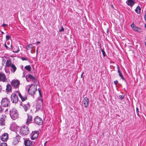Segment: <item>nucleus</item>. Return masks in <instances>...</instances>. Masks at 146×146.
<instances>
[{
  "instance_id": "f257e3e1",
  "label": "nucleus",
  "mask_w": 146,
  "mask_h": 146,
  "mask_svg": "<svg viewBox=\"0 0 146 146\" xmlns=\"http://www.w3.org/2000/svg\"><path fill=\"white\" fill-rule=\"evenodd\" d=\"M10 114L11 118L13 120H15L19 117L18 111L15 108L12 109L10 111Z\"/></svg>"
},
{
  "instance_id": "f03ea898",
  "label": "nucleus",
  "mask_w": 146,
  "mask_h": 146,
  "mask_svg": "<svg viewBox=\"0 0 146 146\" xmlns=\"http://www.w3.org/2000/svg\"><path fill=\"white\" fill-rule=\"evenodd\" d=\"M29 132V129L28 127L23 126L21 127L20 129V134L23 135L28 134Z\"/></svg>"
},
{
  "instance_id": "7ed1b4c3",
  "label": "nucleus",
  "mask_w": 146,
  "mask_h": 146,
  "mask_svg": "<svg viewBox=\"0 0 146 146\" xmlns=\"http://www.w3.org/2000/svg\"><path fill=\"white\" fill-rule=\"evenodd\" d=\"M36 90V87L35 85L32 84L29 87L28 92L31 95H34Z\"/></svg>"
},
{
  "instance_id": "20e7f679",
  "label": "nucleus",
  "mask_w": 146,
  "mask_h": 146,
  "mask_svg": "<svg viewBox=\"0 0 146 146\" xmlns=\"http://www.w3.org/2000/svg\"><path fill=\"white\" fill-rule=\"evenodd\" d=\"M10 102L9 100L7 98H5L2 100L1 104L3 107H8L9 106Z\"/></svg>"
},
{
  "instance_id": "39448f33",
  "label": "nucleus",
  "mask_w": 146,
  "mask_h": 146,
  "mask_svg": "<svg viewBox=\"0 0 146 146\" xmlns=\"http://www.w3.org/2000/svg\"><path fill=\"white\" fill-rule=\"evenodd\" d=\"M36 110H42V99H38L37 102L36 104Z\"/></svg>"
},
{
  "instance_id": "423d86ee",
  "label": "nucleus",
  "mask_w": 146,
  "mask_h": 146,
  "mask_svg": "<svg viewBox=\"0 0 146 146\" xmlns=\"http://www.w3.org/2000/svg\"><path fill=\"white\" fill-rule=\"evenodd\" d=\"M19 82L17 80H13L11 83L13 87L15 88H17L19 85Z\"/></svg>"
},
{
  "instance_id": "0eeeda50",
  "label": "nucleus",
  "mask_w": 146,
  "mask_h": 146,
  "mask_svg": "<svg viewBox=\"0 0 146 146\" xmlns=\"http://www.w3.org/2000/svg\"><path fill=\"white\" fill-rule=\"evenodd\" d=\"M20 105L23 107L24 111L26 112L28 110L30 107V105L29 102L26 104L21 103L20 104Z\"/></svg>"
},
{
  "instance_id": "6e6552de",
  "label": "nucleus",
  "mask_w": 146,
  "mask_h": 146,
  "mask_svg": "<svg viewBox=\"0 0 146 146\" xmlns=\"http://www.w3.org/2000/svg\"><path fill=\"white\" fill-rule=\"evenodd\" d=\"M34 121L35 123L38 125H41L43 121L41 118L38 116H36L34 119Z\"/></svg>"
},
{
  "instance_id": "1a4fd4ad",
  "label": "nucleus",
  "mask_w": 146,
  "mask_h": 146,
  "mask_svg": "<svg viewBox=\"0 0 146 146\" xmlns=\"http://www.w3.org/2000/svg\"><path fill=\"white\" fill-rule=\"evenodd\" d=\"M21 137L19 135L17 134L16 137H14L12 142V143L14 145H15L18 144L20 140Z\"/></svg>"
},
{
  "instance_id": "9d476101",
  "label": "nucleus",
  "mask_w": 146,
  "mask_h": 146,
  "mask_svg": "<svg viewBox=\"0 0 146 146\" xmlns=\"http://www.w3.org/2000/svg\"><path fill=\"white\" fill-rule=\"evenodd\" d=\"M131 27L135 31L137 32L141 33L142 31V30L140 28L137 27L135 26L133 23L132 24H131Z\"/></svg>"
},
{
  "instance_id": "9b49d317",
  "label": "nucleus",
  "mask_w": 146,
  "mask_h": 146,
  "mask_svg": "<svg viewBox=\"0 0 146 146\" xmlns=\"http://www.w3.org/2000/svg\"><path fill=\"white\" fill-rule=\"evenodd\" d=\"M6 116L5 115H2L0 118V125L3 126L5 125V119Z\"/></svg>"
},
{
  "instance_id": "f8f14e48",
  "label": "nucleus",
  "mask_w": 146,
  "mask_h": 146,
  "mask_svg": "<svg viewBox=\"0 0 146 146\" xmlns=\"http://www.w3.org/2000/svg\"><path fill=\"white\" fill-rule=\"evenodd\" d=\"M11 100L13 103H16L18 101V98L15 94H13L11 96Z\"/></svg>"
},
{
  "instance_id": "ddd939ff",
  "label": "nucleus",
  "mask_w": 146,
  "mask_h": 146,
  "mask_svg": "<svg viewBox=\"0 0 146 146\" xmlns=\"http://www.w3.org/2000/svg\"><path fill=\"white\" fill-rule=\"evenodd\" d=\"M38 131H33L31 133V139L32 140H34L36 139L38 135Z\"/></svg>"
},
{
  "instance_id": "4468645a",
  "label": "nucleus",
  "mask_w": 146,
  "mask_h": 146,
  "mask_svg": "<svg viewBox=\"0 0 146 146\" xmlns=\"http://www.w3.org/2000/svg\"><path fill=\"white\" fill-rule=\"evenodd\" d=\"M28 77L30 79L32 80L35 84L36 85H38V82L35 78L30 74L28 75Z\"/></svg>"
},
{
  "instance_id": "2eb2a0df",
  "label": "nucleus",
  "mask_w": 146,
  "mask_h": 146,
  "mask_svg": "<svg viewBox=\"0 0 146 146\" xmlns=\"http://www.w3.org/2000/svg\"><path fill=\"white\" fill-rule=\"evenodd\" d=\"M18 126L15 122L12 123L10 125V129L13 131L16 130Z\"/></svg>"
},
{
  "instance_id": "dca6fc26",
  "label": "nucleus",
  "mask_w": 146,
  "mask_h": 146,
  "mask_svg": "<svg viewBox=\"0 0 146 146\" xmlns=\"http://www.w3.org/2000/svg\"><path fill=\"white\" fill-rule=\"evenodd\" d=\"M16 92L18 93L19 97L21 99V100L22 102L25 101L27 100V98L26 96L25 95L23 96L21 95L19 91H17Z\"/></svg>"
},
{
  "instance_id": "f3484780",
  "label": "nucleus",
  "mask_w": 146,
  "mask_h": 146,
  "mask_svg": "<svg viewBox=\"0 0 146 146\" xmlns=\"http://www.w3.org/2000/svg\"><path fill=\"white\" fill-rule=\"evenodd\" d=\"M7 79L5 74L3 73H0V81L4 82L7 81Z\"/></svg>"
},
{
  "instance_id": "a211bd4d",
  "label": "nucleus",
  "mask_w": 146,
  "mask_h": 146,
  "mask_svg": "<svg viewBox=\"0 0 146 146\" xmlns=\"http://www.w3.org/2000/svg\"><path fill=\"white\" fill-rule=\"evenodd\" d=\"M126 3L127 5L131 7H133L135 3V0H127Z\"/></svg>"
},
{
  "instance_id": "6ab92c4d",
  "label": "nucleus",
  "mask_w": 146,
  "mask_h": 146,
  "mask_svg": "<svg viewBox=\"0 0 146 146\" xmlns=\"http://www.w3.org/2000/svg\"><path fill=\"white\" fill-rule=\"evenodd\" d=\"M83 103L85 108L88 107L89 105V99L88 98L86 97L84 98L83 101Z\"/></svg>"
},
{
  "instance_id": "aec40b11",
  "label": "nucleus",
  "mask_w": 146,
  "mask_h": 146,
  "mask_svg": "<svg viewBox=\"0 0 146 146\" xmlns=\"http://www.w3.org/2000/svg\"><path fill=\"white\" fill-rule=\"evenodd\" d=\"M24 143L25 146H31L33 145L32 142L30 140L27 139L24 141Z\"/></svg>"
},
{
  "instance_id": "412c9836",
  "label": "nucleus",
  "mask_w": 146,
  "mask_h": 146,
  "mask_svg": "<svg viewBox=\"0 0 146 146\" xmlns=\"http://www.w3.org/2000/svg\"><path fill=\"white\" fill-rule=\"evenodd\" d=\"M8 134L5 133L1 137V139L3 141H5L7 140Z\"/></svg>"
},
{
  "instance_id": "4be33fe9",
  "label": "nucleus",
  "mask_w": 146,
  "mask_h": 146,
  "mask_svg": "<svg viewBox=\"0 0 146 146\" xmlns=\"http://www.w3.org/2000/svg\"><path fill=\"white\" fill-rule=\"evenodd\" d=\"M28 117L27 118V121L26 122V123L27 124H29L31 123L32 121V117L30 115L27 114Z\"/></svg>"
},
{
  "instance_id": "5701e85b",
  "label": "nucleus",
  "mask_w": 146,
  "mask_h": 146,
  "mask_svg": "<svg viewBox=\"0 0 146 146\" xmlns=\"http://www.w3.org/2000/svg\"><path fill=\"white\" fill-rule=\"evenodd\" d=\"M10 67L11 68L10 70L13 73H14L17 70V67L13 64H12Z\"/></svg>"
},
{
  "instance_id": "b1692460",
  "label": "nucleus",
  "mask_w": 146,
  "mask_h": 146,
  "mask_svg": "<svg viewBox=\"0 0 146 146\" xmlns=\"http://www.w3.org/2000/svg\"><path fill=\"white\" fill-rule=\"evenodd\" d=\"M11 61L10 59L7 60L6 63V66L7 67H10L12 64Z\"/></svg>"
},
{
  "instance_id": "393cba45",
  "label": "nucleus",
  "mask_w": 146,
  "mask_h": 146,
  "mask_svg": "<svg viewBox=\"0 0 146 146\" xmlns=\"http://www.w3.org/2000/svg\"><path fill=\"white\" fill-rule=\"evenodd\" d=\"M141 8L138 5L135 9V11L137 14H139L141 13Z\"/></svg>"
},
{
  "instance_id": "a878e982",
  "label": "nucleus",
  "mask_w": 146,
  "mask_h": 146,
  "mask_svg": "<svg viewBox=\"0 0 146 146\" xmlns=\"http://www.w3.org/2000/svg\"><path fill=\"white\" fill-rule=\"evenodd\" d=\"M11 85L9 84H8L6 86V90L8 92L11 91Z\"/></svg>"
},
{
  "instance_id": "bb28decb",
  "label": "nucleus",
  "mask_w": 146,
  "mask_h": 146,
  "mask_svg": "<svg viewBox=\"0 0 146 146\" xmlns=\"http://www.w3.org/2000/svg\"><path fill=\"white\" fill-rule=\"evenodd\" d=\"M34 46H33L32 44H30L25 46V48L27 50H29L30 49H32L33 48Z\"/></svg>"
},
{
  "instance_id": "cd10ccee",
  "label": "nucleus",
  "mask_w": 146,
  "mask_h": 146,
  "mask_svg": "<svg viewBox=\"0 0 146 146\" xmlns=\"http://www.w3.org/2000/svg\"><path fill=\"white\" fill-rule=\"evenodd\" d=\"M25 69L28 71H30L31 69V67L30 65L26 66L25 67Z\"/></svg>"
},
{
  "instance_id": "c85d7f7f",
  "label": "nucleus",
  "mask_w": 146,
  "mask_h": 146,
  "mask_svg": "<svg viewBox=\"0 0 146 146\" xmlns=\"http://www.w3.org/2000/svg\"><path fill=\"white\" fill-rule=\"evenodd\" d=\"M15 48L17 49L16 50H15V51H13V52L15 53H17L19 51V47L17 46H16Z\"/></svg>"
},
{
  "instance_id": "c756f323",
  "label": "nucleus",
  "mask_w": 146,
  "mask_h": 146,
  "mask_svg": "<svg viewBox=\"0 0 146 146\" xmlns=\"http://www.w3.org/2000/svg\"><path fill=\"white\" fill-rule=\"evenodd\" d=\"M101 51L102 53V54L103 55V56L104 57L105 56H106V53L104 50H103L102 49H101Z\"/></svg>"
},
{
  "instance_id": "7c9ffc66",
  "label": "nucleus",
  "mask_w": 146,
  "mask_h": 146,
  "mask_svg": "<svg viewBox=\"0 0 146 146\" xmlns=\"http://www.w3.org/2000/svg\"><path fill=\"white\" fill-rule=\"evenodd\" d=\"M119 97L121 100H122L123 99L124 96L123 95H120L119 96Z\"/></svg>"
},
{
  "instance_id": "2f4dec72",
  "label": "nucleus",
  "mask_w": 146,
  "mask_h": 146,
  "mask_svg": "<svg viewBox=\"0 0 146 146\" xmlns=\"http://www.w3.org/2000/svg\"><path fill=\"white\" fill-rule=\"evenodd\" d=\"M10 36L9 35H7L6 36V40H9Z\"/></svg>"
},
{
  "instance_id": "473e14b6",
  "label": "nucleus",
  "mask_w": 146,
  "mask_h": 146,
  "mask_svg": "<svg viewBox=\"0 0 146 146\" xmlns=\"http://www.w3.org/2000/svg\"><path fill=\"white\" fill-rule=\"evenodd\" d=\"M117 70H118V72L119 74V73H121V72L120 71V70H119V66L118 65H117Z\"/></svg>"
},
{
  "instance_id": "72a5a7b5",
  "label": "nucleus",
  "mask_w": 146,
  "mask_h": 146,
  "mask_svg": "<svg viewBox=\"0 0 146 146\" xmlns=\"http://www.w3.org/2000/svg\"><path fill=\"white\" fill-rule=\"evenodd\" d=\"M61 29L59 30V31L60 32H61L62 31H63L64 30V28L62 26H61Z\"/></svg>"
},
{
  "instance_id": "f704fd0d",
  "label": "nucleus",
  "mask_w": 146,
  "mask_h": 146,
  "mask_svg": "<svg viewBox=\"0 0 146 146\" xmlns=\"http://www.w3.org/2000/svg\"><path fill=\"white\" fill-rule=\"evenodd\" d=\"M38 92H39V94L40 96V97H41V92L40 91V89H38Z\"/></svg>"
},
{
  "instance_id": "c9c22d12",
  "label": "nucleus",
  "mask_w": 146,
  "mask_h": 146,
  "mask_svg": "<svg viewBox=\"0 0 146 146\" xmlns=\"http://www.w3.org/2000/svg\"><path fill=\"white\" fill-rule=\"evenodd\" d=\"M21 59L23 60H27V59L26 58L24 57H22L21 58Z\"/></svg>"
},
{
  "instance_id": "e433bc0d",
  "label": "nucleus",
  "mask_w": 146,
  "mask_h": 146,
  "mask_svg": "<svg viewBox=\"0 0 146 146\" xmlns=\"http://www.w3.org/2000/svg\"><path fill=\"white\" fill-rule=\"evenodd\" d=\"M118 81L117 80H116L114 82V83L115 85H116Z\"/></svg>"
},
{
  "instance_id": "4c0bfd02",
  "label": "nucleus",
  "mask_w": 146,
  "mask_h": 146,
  "mask_svg": "<svg viewBox=\"0 0 146 146\" xmlns=\"http://www.w3.org/2000/svg\"><path fill=\"white\" fill-rule=\"evenodd\" d=\"M3 111V108L2 107L0 106V113H1Z\"/></svg>"
},
{
  "instance_id": "58836bf2",
  "label": "nucleus",
  "mask_w": 146,
  "mask_h": 146,
  "mask_svg": "<svg viewBox=\"0 0 146 146\" xmlns=\"http://www.w3.org/2000/svg\"><path fill=\"white\" fill-rule=\"evenodd\" d=\"M4 46L6 48V49H8V46H7L6 43H5V44Z\"/></svg>"
},
{
  "instance_id": "ea45409f",
  "label": "nucleus",
  "mask_w": 146,
  "mask_h": 146,
  "mask_svg": "<svg viewBox=\"0 0 146 146\" xmlns=\"http://www.w3.org/2000/svg\"><path fill=\"white\" fill-rule=\"evenodd\" d=\"M7 26V25L5 24H3L2 25V26L3 27H5Z\"/></svg>"
},
{
  "instance_id": "a19ab883",
  "label": "nucleus",
  "mask_w": 146,
  "mask_h": 146,
  "mask_svg": "<svg viewBox=\"0 0 146 146\" xmlns=\"http://www.w3.org/2000/svg\"><path fill=\"white\" fill-rule=\"evenodd\" d=\"M119 75L120 77H122V76H123L122 74L121 73H119Z\"/></svg>"
},
{
  "instance_id": "79ce46f5",
  "label": "nucleus",
  "mask_w": 146,
  "mask_h": 146,
  "mask_svg": "<svg viewBox=\"0 0 146 146\" xmlns=\"http://www.w3.org/2000/svg\"><path fill=\"white\" fill-rule=\"evenodd\" d=\"M136 111L137 113V114H138V112L139 111L138 108H136Z\"/></svg>"
},
{
  "instance_id": "37998d69",
  "label": "nucleus",
  "mask_w": 146,
  "mask_h": 146,
  "mask_svg": "<svg viewBox=\"0 0 146 146\" xmlns=\"http://www.w3.org/2000/svg\"><path fill=\"white\" fill-rule=\"evenodd\" d=\"M121 77V78L123 80H125V79L124 78L123 76H122V77Z\"/></svg>"
},
{
  "instance_id": "c03bdc74",
  "label": "nucleus",
  "mask_w": 146,
  "mask_h": 146,
  "mask_svg": "<svg viewBox=\"0 0 146 146\" xmlns=\"http://www.w3.org/2000/svg\"><path fill=\"white\" fill-rule=\"evenodd\" d=\"M84 73V72H83L82 73L81 75V78H82V76H83V73Z\"/></svg>"
},
{
  "instance_id": "a18cd8bd",
  "label": "nucleus",
  "mask_w": 146,
  "mask_h": 146,
  "mask_svg": "<svg viewBox=\"0 0 146 146\" xmlns=\"http://www.w3.org/2000/svg\"><path fill=\"white\" fill-rule=\"evenodd\" d=\"M2 90V87L1 85H0V92Z\"/></svg>"
},
{
  "instance_id": "49530a36",
  "label": "nucleus",
  "mask_w": 146,
  "mask_h": 146,
  "mask_svg": "<svg viewBox=\"0 0 146 146\" xmlns=\"http://www.w3.org/2000/svg\"><path fill=\"white\" fill-rule=\"evenodd\" d=\"M40 43V42L39 41H37L36 42V43L37 44H38Z\"/></svg>"
},
{
  "instance_id": "de8ad7c7",
  "label": "nucleus",
  "mask_w": 146,
  "mask_h": 146,
  "mask_svg": "<svg viewBox=\"0 0 146 146\" xmlns=\"http://www.w3.org/2000/svg\"><path fill=\"white\" fill-rule=\"evenodd\" d=\"M47 141H46L45 142V143H44V146H46V143H47Z\"/></svg>"
},
{
  "instance_id": "09e8293b",
  "label": "nucleus",
  "mask_w": 146,
  "mask_h": 146,
  "mask_svg": "<svg viewBox=\"0 0 146 146\" xmlns=\"http://www.w3.org/2000/svg\"><path fill=\"white\" fill-rule=\"evenodd\" d=\"M38 48L37 47V50H36V53H37L38 52Z\"/></svg>"
},
{
  "instance_id": "8fccbe9b",
  "label": "nucleus",
  "mask_w": 146,
  "mask_h": 146,
  "mask_svg": "<svg viewBox=\"0 0 146 146\" xmlns=\"http://www.w3.org/2000/svg\"><path fill=\"white\" fill-rule=\"evenodd\" d=\"M146 18V14H145L144 15V19Z\"/></svg>"
},
{
  "instance_id": "3c124183",
  "label": "nucleus",
  "mask_w": 146,
  "mask_h": 146,
  "mask_svg": "<svg viewBox=\"0 0 146 146\" xmlns=\"http://www.w3.org/2000/svg\"><path fill=\"white\" fill-rule=\"evenodd\" d=\"M145 27L146 28V24H145Z\"/></svg>"
},
{
  "instance_id": "603ef678",
  "label": "nucleus",
  "mask_w": 146,
  "mask_h": 146,
  "mask_svg": "<svg viewBox=\"0 0 146 146\" xmlns=\"http://www.w3.org/2000/svg\"><path fill=\"white\" fill-rule=\"evenodd\" d=\"M8 110L7 109L5 110V111H8Z\"/></svg>"
},
{
  "instance_id": "864d4df0",
  "label": "nucleus",
  "mask_w": 146,
  "mask_h": 146,
  "mask_svg": "<svg viewBox=\"0 0 146 146\" xmlns=\"http://www.w3.org/2000/svg\"><path fill=\"white\" fill-rule=\"evenodd\" d=\"M5 61V60H3V61Z\"/></svg>"
},
{
  "instance_id": "5fc2aeb1",
  "label": "nucleus",
  "mask_w": 146,
  "mask_h": 146,
  "mask_svg": "<svg viewBox=\"0 0 146 146\" xmlns=\"http://www.w3.org/2000/svg\"><path fill=\"white\" fill-rule=\"evenodd\" d=\"M11 48H12V45L11 44Z\"/></svg>"
},
{
  "instance_id": "6e6d98bb",
  "label": "nucleus",
  "mask_w": 146,
  "mask_h": 146,
  "mask_svg": "<svg viewBox=\"0 0 146 146\" xmlns=\"http://www.w3.org/2000/svg\"><path fill=\"white\" fill-rule=\"evenodd\" d=\"M2 34H3L4 33L3 32H2Z\"/></svg>"
},
{
  "instance_id": "4d7b16f0",
  "label": "nucleus",
  "mask_w": 146,
  "mask_h": 146,
  "mask_svg": "<svg viewBox=\"0 0 146 146\" xmlns=\"http://www.w3.org/2000/svg\"><path fill=\"white\" fill-rule=\"evenodd\" d=\"M26 80H27V81H28L27 78H26Z\"/></svg>"
}]
</instances>
